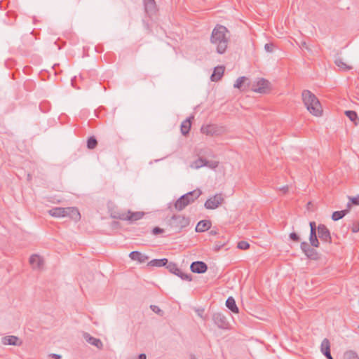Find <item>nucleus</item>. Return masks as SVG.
<instances>
[{
	"label": "nucleus",
	"instance_id": "nucleus-1",
	"mask_svg": "<svg viewBox=\"0 0 359 359\" xmlns=\"http://www.w3.org/2000/svg\"><path fill=\"white\" fill-rule=\"evenodd\" d=\"M229 32L226 27L217 25L212 30L210 42L216 48V51L219 54L225 53L229 39L226 34Z\"/></svg>",
	"mask_w": 359,
	"mask_h": 359
},
{
	"label": "nucleus",
	"instance_id": "nucleus-2",
	"mask_svg": "<svg viewBox=\"0 0 359 359\" xmlns=\"http://www.w3.org/2000/svg\"><path fill=\"white\" fill-rule=\"evenodd\" d=\"M302 100L307 110L316 116L321 115V104L316 96L309 90H303Z\"/></svg>",
	"mask_w": 359,
	"mask_h": 359
},
{
	"label": "nucleus",
	"instance_id": "nucleus-3",
	"mask_svg": "<svg viewBox=\"0 0 359 359\" xmlns=\"http://www.w3.org/2000/svg\"><path fill=\"white\" fill-rule=\"evenodd\" d=\"M201 194V191L197 189L182 195L175 203V209L178 211L184 210L188 205L196 200Z\"/></svg>",
	"mask_w": 359,
	"mask_h": 359
},
{
	"label": "nucleus",
	"instance_id": "nucleus-4",
	"mask_svg": "<svg viewBox=\"0 0 359 359\" xmlns=\"http://www.w3.org/2000/svg\"><path fill=\"white\" fill-rule=\"evenodd\" d=\"M190 220L182 215H173L167 221V225L173 233H180L182 229L185 228L189 224Z\"/></svg>",
	"mask_w": 359,
	"mask_h": 359
},
{
	"label": "nucleus",
	"instance_id": "nucleus-5",
	"mask_svg": "<svg viewBox=\"0 0 359 359\" xmlns=\"http://www.w3.org/2000/svg\"><path fill=\"white\" fill-rule=\"evenodd\" d=\"M168 270L172 274L180 277L183 280L191 281L192 278L191 274L184 273L177 265L174 262H169L166 265Z\"/></svg>",
	"mask_w": 359,
	"mask_h": 359
},
{
	"label": "nucleus",
	"instance_id": "nucleus-6",
	"mask_svg": "<svg viewBox=\"0 0 359 359\" xmlns=\"http://www.w3.org/2000/svg\"><path fill=\"white\" fill-rule=\"evenodd\" d=\"M270 88V83L265 79H258L252 85V90L259 93H266Z\"/></svg>",
	"mask_w": 359,
	"mask_h": 359
},
{
	"label": "nucleus",
	"instance_id": "nucleus-7",
	"mask_svg": "<svg viewBox=\"0 0 359 359\" xmlns=\"http://www.w3.org/2000/svg\"><path fill=\"white\" fill-rule=\"evenodd\" d=\"M224 201V198L222 194H216L205 201L204 206L206 209L214 210L222 204Z\"/></svg>",
	"mask_w": 359,
	"mask_h": 359
},
{
	"label": "nucleus",
	"instance_id": "nucleus-8",
	"mask_svg": "<svg viewBox=\"0 0 359 359\" xmlns=\"http://www.w3.org/2000/svg\"><path fill=\"white\" fill-rule=\"evenodd\" d=\"M317 229V237H318L322 242L328 244L332 243L330 231L325 224H319Z\"/></svg>",
	"mask_w": 359,
	"mask_h": 359
},
{
	"label": "nucleus",
	"instance_id": "nucleus-9",
	"mask_svg": "<svg viewBox=\"0 0 359 359\" xmlns=\"http://www.w3.org/2000/svg\"><path fill=\"white\" fill-rule=\"evenodd\" d=\"M212 320L219 329L227 330L229 327V323L222 313H215L212 315Z\"/></svg>",
	"mask_w": 359,
	"mask_h": 359
},
{
	"label": "nucleus",
	"instance_id": "nucleus-10",
	"mask_svg": "<svg viewBox=\"0 0 359 359\" xmlns=\"http://www.w3.org/2000/svg\"><path fill=\"white\" fill-rule=\"evenodd\" d=\"M309 226H310L309 242L313 248H318L320 245V242L317 237L318 226H316V224L315 222H310Z\"/></svg>",
	"mask_w": 359,
	"mask_h": 359
},
{
	"label": "nucleus",
	"instance_id": "nucleus-11",
	"mask_svg": "<svg viewBox=\"0 0 359 359\" xmlns=\"http://www.w3.org/2000/svg\"><path fill=\"white\" fill-rule=\"evenodd\" d=\"M143 215L144 213L142 212H132L130 211H128V213H122L119 215L118 218L121 220H129L131 222H135L140 219L143 217Z\"/></svg>",
	"mask_w": 359,
	"mask_h": 359
},
{
	"label": "nucleus",
	"instance_id": "nucleus-12",
	"mask_svg": "<svg viewBox=\"0 0 359 359\" xmlns=\"http://www.w3.org/2000/svg\"><path fill=\"white\" fill-rule=\"evenodd\" d=\"M190 269L193 273H203L207 271L208 266L202 261H196L191 264Z\"/></svg>",
	"mask_w": 359,
	"mask_h": 359
},
{
	"label": "nucleus",
	"instance_id": "nucleus-13",
	"mask_svg": "<svg viewBox=\"0 0 359 359\" xmlns=\"http://www.w3.org/2000/svg\"><path fill=\"white\" fill-rule=\"evenodd\" d=\"M2 343L4 345L20 346L22 341L16 336L9 335L2 338Z\"/></svg>",
	"mask_w": 359,
	"mask_h": 359
},
{
	"label": "nucleus",
	"instance_id": "nucleus-14",
	"mask_svg": "<svg viewBox=\"0 0 359 359\" xmlns=\"http://www.w3.org/2000/svg\"><path fill=\"white\" fill-rule=\"evenodd\" d=\"M129 257L134 261L142 264L149 259V257L139 251H133L129 254Z\"/></svg>",
	"mask_w": 359,
	"mask_h": 359
},
{
	"label": "nucleus",
	"instance_id": "nucleus-15",
	"mask_svg": "<svg viewBox=\"0 0 359 359\" xmlns=\"http://www.w3.org/2000/svg\"><path fill=\"white\" fill-rule=\"evenodd\" d=\"M83 337L90 344L97 347L98 349H102L103 344L100 339L90 336L88 333H84Z\"/></svg>",
	"mask_w": 359,
	"mask_h": 359
},
{
	"label": "nucleus",
	"instance_id": "nucleus-16",
	"mask_svg": "<svg viewBox=\"0 0 359 359\" xmlns=\"http://www.w3.org/2000/svg\"><path fill=\"white\" fill-rule=\"evenodd\" d=\"M29 263L33 269H40L43 267V260L40 256L33 255L29 258Z\"/></svg>",
	"mask_w": 359,
	"mask_h": 359
},
{
	"label": "nucleus",
	"instance_id": "nucleus-17",
	"mask_svg": "<svg viewBox=\"0 0 359 359\" xmlns=\"http://www.w3.org/2000/svg\"><path fill=\"white\" fill-rule=\"evenodd\" d=\"M201 131L202 133L205 134L207 135L213 136L217 135L218 128L216 125L210 124L203 126L201 128Z\"/></svg>",
	"mask_w": 359,
	"mask_h": 359
},
{
	"label": "nucleus",
	"instance_id": "nucleus-18",
	"mask_svg": "<svg viewBox=\"0 0 359 359\" xmlns=\"http://www.w3.org/2000/svg\"><path fill=\"white\" fill-rule=\"evenodd\" d=\"M143 2L145 12L148 15H152L155 13L156 10V5L154 0H143Z\"/></svg>",
	"mask_w": 359,
	"mask_h": 359
},
{
	"label": "nucleus",
	"instance_id": "nucleus-19",
	"mask_svg": "<svg viewBox=\"0 0 359 359\" xmlns=\"http://www.w3.org/2000/svg\"><path fill=\"white\" fill-rule=\"evenodd\" d=\"M67 212L65 213V217L69 216L70 218L74 219V221H79L81 218L80 213L79 210L74 207H68L66 208Z\"/></svg>",
	"mask_w": 359,
	"mask_h": 359
},
{
	"label": "nucleus",
	"instance_id": "nucleus-20",
	"mask_svg": "<svg viewBox=\"0 0 359 359\" xmlns=\"http://www.w3.org/2000/svg\"><path fill=\"white\" fill-rule=\"evenodd\" d=\"M193 118L194 116H191L182 121L180 126V130L183 135H187L189 134L191 126V119Z\"/></svg>",
	"mask_w": 359,
	"mask_h": 359
},
{
	"label": "nucleus",
	"instance_id": "nucleus-21",
	"mask_svg": "<svg viewBox=\"0 0 359 359\" xmlns=\"http://www.w3.org/2000/svg\"><path fill=\"white\" fill-rule=\"evenodd\" d=\"M67 212L66 208L56 207L48 210V213L54 217H64Z\"/></svg>",
	"mask_w": 359,
	"mask_h": 359
},
{
	"label": "nucleus",
	"instance_id": "nucleus-22",
	"mask_svg": "<svg viewBox=\"0 0 359 359\" xmlns=\"http://www.w3.org/2000/svg\"><path fill=\"white\" fill-rule=\"evenodd\" d=\"M211 225L212 224L210 220H201L198 222L195 230L196 232H204L208 230L211 227Z\"/></svg>",
	"mask_w": 359,
	"mask_h": 359
},
{
	"label": "nucleus",
	"instance_id": "nucleus-23",
	"mask_svg": "<svg viewBox=\"0 0 359 359\" xmlns=\"http://www.w3.org/2000/svg\"><path fill=\"white\" fill-rule=\"evenodd\" d=\"M224 67L222 66H218L215 67L213 73L212 74L210 79L212 81H219L224 74Z\"/></svg>",
	"mask_w": 359,
	"mask_h": 359
},
{
	"label": "nucleus",
	"instance_id": "nucleus-24",
	"mask_svg": "<svg viewBox=\"0 0 359 359\" xmlns=\"http://www.w3.org/2000/svg\"><path fill=\"white\" fill-rule=\"evenodd\" d=\"M168 263V260L166 258L154 259L149 262L147 266L155 267L166 266Z\"/></svg>",
	"mask_w": 359,
	"mask_h": 359
},
{
	"label": "nucleus",
	"instance_id": "nucleus-25",
	"mask_svg": "<svg viewBox=\"0 0 359 359\" xmlns=\"http://www.w3.org/2000/svg\"><path fill=\"white\" fill-rule=\"evenodd\" d=\"M226 307L233 313H238L239 309L236 304V301L232 297H229L226 301Z\"/></svg>",
	"mask_w": 359,
	"mask_h": 359
},
{
	"label": "nucleus",
	"instance_id": "nucleus-26",
	"mask_svg": "<svg viewBox=\"0 0 359 359\" xmlns=\"http://www.w3.org/2000/svg\"><path fill=\"white\" fill-rule=\"evenodd\" d=\"M320 351L323 355L330 353V341L325 338L320 345Z\"/></svg>",
	"mask_w": 359,
	"mask_h": 359
},
{
	"label": "nucleus",
	"instance_id": "nucleus-27",
	"mask_svg": "<svg viewBox=\"0 0 359 359\" xmlns=\"http://www.w3.org/2000/svg\"><path fill=\"white\" fill-rule=\"evenodd\" d=\"M311 246L309 250L306 251L305 255L310 259L318 260L319 259V254L316 250Z\"/></svg>",
	"mask_w": 359,
	"mask_h": 359
},
{
	"label": "nucleus",
	"instance_id": "nucleus-28",
	"mask_svg": "<svg viewBox=\"0 0 359 359\" xmlns=\"http://www.w3.org/2000/svg\"><path fill=\"white\" fill-rule=\"evenodd\" d=\"M345 114L348 118L354 123L355 126L358 125L359 122V118L358 117V114L355 111L348 110L345 111Z\"/></svg>",
	"mask_w": 359,
	"mask_h": 359
},
{
	"label": "nucleus",
	"instance_id": "nucleus-29",
	"mask_svg": "<svg viewBox=\"0 0 359 359\" xmlns=\"http://www.w3.org/2000/svg\"><path fill=\"white\" fill-rule=\"evenodd\" d=\"M348 213V210L334 211L332 215V219L334 221L339 220L340 219H342Z\"/></svg>",
	"mask_w": 359,
	"mask_h": 359
},
{
	"label": "nucleus",
	"instance_id": "nucleus-30",
	"mask_svg": "<svg viewBox=\"0 0 359 359\" xmlns=\"http://www.w3.org/2000/svg\"><path fill=\"white\" fill-rule=\"evenodd\" d=\"M205 158L200 157L197 160L193 161L190 166L191 168L198 169L205 166Z\"/></svg>",
	"mask_w": 359,
	"mask_h": 359
},
{
	"label": "nucleus",
	"instance_id": "nucleus-31",
	"mask_svg": "<svg viewBox=\"0 0 359 359\" xmlns=\"http://www.w3.org/2000/svg\"><path fill=\"white\" fill-rule=\"evenodd\" d=\"M334 63L337 67H339L344 71H348V70H350L352 69L351 66H349V65H346V63H344L343 62L342 59H341V58L336 59L334 61Z\"/></svg>",
	"mask_w": 359,
	"mask_h": 359
},
{
	"label": "nucleus",
	"instance_id": "nucleus-32",
	"mask_svg": "<svg viewBox=\"0 0 359 359\" xmlns=\"http://www.w3.org/2000/svg\"><path fill=\"white\" fill-rule=\"evenodd\" d=\"M97 145V141L94 136L90 137L87 140V147L89 149H93Z\"/></svg>",
	"mask_w": 359,
	"mask_h": 359
},
{
	"label": "nucleus",
	"instance_id": "nucleus-33",
	"mask_svg": "<svg viewBox=\"0 0 359 359\" xmlns=\"http://www.w3.org/2000/svg\"><path fill=\"white\" fill-rule=\"evenodd\" d=\"M344 359H359V357L355 351H347L344 353Z\"/></svg>",
	"mask_w": 359,
	"mask_h": 359
},
{
	"label": "nucleus",
	"instance_id": "nucleus-34",
	"mask_svg": "<svg viewBox=\"0 0 359 359\" xmlns=\"http://www.w3.org/2000/svg\"><path fill=\"white\" fill-rule=\"evenodd\" d=\"M247 80L245 76H241L238 78L233 84V87L236 88H241L244 81Z\"/></svg>",
	"mask_w": 359,
	"mask_h": 359
},
{
	"label": "nucleus",
	"instance_id": "nucleus-35",
	"mask_svg": "<svg viewBox=\"0 0 359 359\" xmlns=\"http://www.w3.org/2000/svg\"><path fill=\"white\" fill-rule=\"evenodd\" d=\"M219 165V162L216 161H207L205 159V166H207L210 168L215 169Z\"/></svg>",
	"mask_w": 359,
	"mask_h": 359
},
{
	"label": "nucleus",
	"instance_id": "nucleus-36",
	"mask_svg": "<svg viewBox=\"0 0 359 359\" xmlns=\"http://www.w3.org/2000/svg\"><path fill=\"white\" fill-rule=\"evenodd\" d=\"M237 247L241 250H247L250 248V244L246 241H241L238 243Z\"/></svg>",
	"mask_w": 359,
	"mask_h": 359
},
{
	"label": "nucleus",
	"instance_id": "nucleus-37",
	"mask_svg": "<svg viewBox=\"0 0 359 359\" xmlns=\"http://www.w3.org/2000/svg\"><path fill=\"white\" fill-rule=\"evenodd\" d=\"M311 246L312 245H311V243H308L307 242L304 241L301 243L300 248L302 250V252L305 254Z\"/></svg>",
	"mask_w": 359,
	"mask_h": 359
},
{
	"label": "nucleus",
	"instance_id": "nucleus-38",
	"mask_svg": "<svg viewBox=\"0 0 359 359\" xmlns=\"http://www.w3.org/2000/svg\"><path fill=\"white\" fill-rule=\"evenodd\" d=\"M348 199L353 205H359V195L354 197L348 196Z\"/></svg>",
	"mask_w": 359,
	"mask_h": 359
},
{
	"label": "nucleus",
	"instance_id": "nucleus-39",
	"mask_svg": "<svg viewBox=\"0 0 359 359\" xmlns=\"http://www.w3.org/2000/svg\"><path fill=\"white\" fill-rule=\"evenodd\" d=\"M289 236L290 238L294 242H299L300 240L299 235L295 232L290 233Z\"/></svg>",
	"mask_w": 359,
	"mask_h": 359
},
{
	"label": "nucleus",
	"instance_id": "nucleus-40",
	"mask_svg": "<svg viewBox=\"0 0 359 359\" xmlns=\"http://www.w3.org/2000/svg\"><path fill=\"white\" fill-rule=\"evenodd\" d=\"M264 49L266 51L271 53L273 50V44L271 43H266L264 46Z\"/></svg>",
	"mask_w": 359,
	"mask_h": 359
},
{
	"label": "nucleus",
	"instance_id": "nucleus-41",
	"mask_svg": "<svg viewBox=\"0 0 359 359\" xmlns=\"http://www.w3.org/2000/svg\"><path fill=\"white\" fill-rule=\"evenodd\" d=\"M163 231H164L163 229L158 226L154 227L152 230V233L154 235H158V234L162 233Z\"/></svg>",
	"mask_w": 359,
	"mask_h": 359
},
{
	"label": "nucleus",
	"instance_id": "nucleus-42",
	"mask_svg": "<svg viewBox=\"0 0 359 359\" xmlns=\"http://www.w3.org/2000/svg\"><path fill=\"white\" fill-rule=\"evenodd\" d=\"M351 231L353 233H357L359 231V222L353 224Z\"/></svg>",
	"mask_w": 359,
	"mask_h": 359
},
{
	"label": "nucleus",
	"instance_id": "nucleus-43",
	"mask_svg": "<svg viewBox=\"0 0 359 359\" xmlns=\"http://www.w3.org/2000/svg\"><path fill=\"white\" fill-rule=\"evenodd\" d=\"M150 307L151 310L155 313H158L161 311V310L157 306L151 305Z\"/></svg>",
	"mask_w": 359,
	"mask_h": 359
},
{
	"label": "nucleus",
	"instance_id": "nucleus-44",
	"mask_svg": "<svg viewBox=\"0 0 359 359\" xmlns=\"http://www.w3.org/2000/svg\"><path fill=\"white\" fill-rule=\"evenodd\" d=\"M50 356L54 359H60L62 358L61 355L56 353H52L50 355Z\"/></svg>",
	"mask_w": 359,
	"mask_h": 359
},
{
	"label": "nucleus",
	"instance_id": "nucleus-45",
	"mask_svg": "<svg viewBox=\"0 0 359 359\" xmlns=\"http://www.w3.org/2000/svg\"><path fill=\"white\" fill-rule=\"evenodd\" d=\"M279 190L282 191L283 193H286L288 191V186H287V185L283 186V187L279 188Z\"/></svg>",
	"mask_w": 359,
	"mask_h": 359
},
{
	"label": "nucleus",
	"instance_id": "nucleus-46",
	"mask_svg": "<svg viewBox=\"0 0 359 359\" xmlns=\"http://www.w3.org/2000/svg\"><path fill=\"white\" fill-rule=\"evenodd\" d=\"M138 359H147V355L144 353H141L138 355Z\"/></svg>",
	"mask_w": 359,
	"mask_h": 359
},
{
	"label": "nucleus",
	"instance_id": "nucleus-47",
	"mask_svg": "<svg viewBox=\"0 0 359 359\" xmlns=\"http://www.w3.org/2000/svg\"><path fill=\"white\" fill-rule=\"evenodd\" d=\"M353 204L351 203V202L349 201V202L347 203L346 205V208L345 210H348V212L350 211V209L351 208V205Z\"/></svg>",
	"mask_w": 359,
	"mask_h": 359
},
{
	"label": "nucleus",
	"instance_id": "nucleus-48",
	"mask_svg": "<svg viewBox=\"0 0 359 359\" xmlns=\"http://www.w3.org/2000/svg\"><path fill=\"white\" fill-rule=\"evenodd\" d=\"M324 355L327 358V359H333V358L332 357V355H331V353H327V354H325Z\"/></svg>",
	"mask_w": 359,
	"mask_h": 359
},
{
	"label": "nucleus",
	"instance_id": "nucleus-49",
	"mask_svg": "<svg viewBox=\"0 0 359 359\" xmlns=\"http://www.w3.org/2000/svg\"><path fill=\"white\" fill-rule=\"evenodd\" d=\"M209 233L210 235L215 236L217 234V231L216 230H211Z\"/></svg>",
	"mask_w": 359,
	"mask_h": 359
},
{
	"label": "nucleus",
	"instance_id": "nucleus-50",
	"mask_svg": "<svg viewBox=\"0 0 359 359\" xmlns=\"http://www.w3.org/2000/svg\"><path fill=\"white\" fill-rule=\"evenodd\" d=\"M301 47H302V48H306V49H309V48H308V46H306V42H305V41H303V42L302 43V44H301Z\"/></svg>",
	"mask_w": 359,
	"mask_h": 359
},
{
	"label": "nucleus",
	"instance_id": "nucleus-51",
	"mask_svg": "<svg viewBox=\"0 0 359 359\" xmlns=\"http://www.w3.org/2000/svg\"><path fill=\"white\" fill-rule=\"evenodd\" d=\"M221 247H222V245H216L215 246V250H219L221 248Z\"/></svg>",
	"mask_w": 359,
	"mask_h": 359
},
{
	"label": "nucleus",
	"instance_id": "nucleus-52",
	"mask_svg": "<svg viewBox=\"0 0 359 359\" xmlns=\"http://www.w3.org/2000/svg\"><path fill=\"white\" fill-rule=\"evenodd\" d=\"M203 311V310H201V311H200L199 310L198 311V316H200L201 317H202V314H201V313H202Z\"/></svg>",
	"mask_w": 359,
	"mask_h": 359
},
{
	"label": "nucleus",
	"instance_id": "nucleus-53",
	"mask_svg": "<svg viewBox=\"0 0 359 359\" xmlns=\"http://www.w3.org/2000/svg\"><path fill=\"white\" fill-rule=\"evenodd\" d=\"M358 329H359V325H358Z\"/></svg>",
	"mask_w": 359,
	"mask_h": 359
},
{
	"label": "nucleus",
	"instance_id": "nucleus-54",
	"mask_svg": "<svg viewBox=\"0 0 359 359\" xmlns=\"http://www.w3.org/2000/svg\"><path fill=\"white\" fill-rule=\"evenodd\" d=\"M192 359H196V358H192Z\"/></svg>",
	"mask_w": 359,
	"mask_h": 359
}]
</instances>
